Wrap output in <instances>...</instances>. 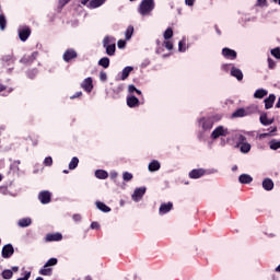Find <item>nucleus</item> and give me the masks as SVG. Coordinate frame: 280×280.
<instances>
[{"instance_id": "4d7b16f0", "label": "nucleus", "mask_w": 280, "mask_h": 280, "mask_svg": "<svg viewBox=\"0 0 280 280\" xmlns=\"http://www.w3.org/2000/svg\"><path fill=\"white\" fill-rule=\"evenodd\" d=\"M31 277H32V271H26L23 278H19L16 280H30Z\"/></svg>"}, {"instance_id": "8fccbe9b", "label": "nucleus", "mask_w": 280, "mask_h": 280, "mask_svg": "<svg viewBox=\"0 0 280 280\" xmlns=\"http://www.w3.org/2000/svg\"><path fill=\"white\" fill-rule=\"evenodd\" d=\"M100 80L101 82H106V80H108V75L106 74V72L104 71L100 72Z\"/></svg>"}, {"instance_id": "0e129e2a", "label": "nucleus", "mask_w": 280, "mask_h": 280, "mask_svg": "<svg viewBox=\"0 0 280 280\" xmlns=\"http://www.w3.org/2000/svg\"><path fill=\"white\" fill-rule=\"evenodd\" d=\"M72 218L74 222H80V220H82V217L80 214H74Z\"/></svg>"}, {"instance_id": "774afa93", "label": "nucleus", "mask_w": 280, "mask_h": 280, "mask_svg": "<svg viewBox=\"0 0 280 280\" xmlns=\"http://www.w3.org/2000/svg\"><path fill=\"white\" fill-rule=\"evenodd\" d=\"M83 280H93L91 276H86Z\"/></svg>"}, {"instance_id": "423d86ee", "label": "nucleus", "mask_w": 280, "mask_h": 280, "mask_svg": "<svg viewBox=\"0 0 280 280\" xmlns=\"http://www.w3.org/2000/svg\"><path fill=\"white\" fill-rule=\"evenodd\" d=\"M30 36H32V28H30L28 26H25L24 28L19 31V38L20 40H22V43H25V40H27Z\"/></svg>"}, {"instance_id": "a18cd8bd", "label": "nucleus", "mask_w": 280, "mask_h": 280, "mask_svg": "<svg viewBox=\"0 0 280 280\" xmlns=\"http://www.w3.org/2000/svg\"><path fill=\"white\" fill-rule=\"evenodd\" d=\"M44 165H46V167H51V165H54V159H51V156L45 158Z\"/></svg>"}, {"instance_id": "680f3d73", "label": "nucleus", "mask_w": 280, "mask_h": 280, "mask_svg": "<svg viewBox=\"0 0 280 280\" xmlns=\"http://www.w3.org/2000/svg\"><path fill=\"white\" fill-rule=\"evenodd\" d=\"M186 5H189V8L194 7V3H196V0H185Z\"/></svg>"}, {"instance_id": "39448f33", "label": "nucleus", "mask_w": 280, "mask_h": 280, "mask_svg": "<svg viewBox=\"0 0 280 280\" xmlns=\"http://www.w3.org/2000/svg\"><path fill=\"white\" fill-rule=\"evenodd\" d=\"M38 200L42 205H49L51 202V192L49 190H43L38 194Z\"/></svg>"}, {"instance_id": "6ab92c4d", "label": "nucleus", "mask_w": 280, "mask_h": 280, "mask_svg": "<svg viewBox=\"0 0 280 280\" xmlns=\"http://www.w3.org/2000/svg\"><path fill=\"white\" fill-rule=\"evenodd\" d=\"M132 71H135V68L130 66L125 67L121 71L120 80H128V77L130 75V73H132Z\"/></svg>"}, {"instance_id": "e433bc0d", "label": "nucleus", "mask_w": 280, "mask_h": 280, "mask_svg": "<svg viewBox=\"0 0 280 280\" xmlns=\"http://www.w3.org/2000/svg\"><path fill=\"white\" fill-rule=\"evenodd\" d=\"M80 163V160L78 158H72L69 163V170H75L78 167V164Z\"/></svg>"}, {"instance_id": "4468645a", "label": "nucleus", "mask_w": 280, "mask_h": 280, "mask_svg": "<svg viewBox=\"0 0 280 280\" xmlns=\"http://www.w3.org/2000/svg\"><path fill=\"white\" fill-rule=\"evenodd\" d=\"M172 209H174V203L167 202V203H162L160 206L159 211L161 215H165V213H170Z\"/></svg>"}, {"instance_id": "20e7f679", "label": "nucleus", "mask_w": 280, "mask_h": 280, "mask_svg": "<svg viewBox=\"0 0 280 280\" xmlns=\"http://www.w3.org/2000/svg\"><path fill=\"white\" fill-rule=\"evenodd\" d=\"M75 58H78V51H75V49L73 48H68L62 55V59L65 62L75 60Z\"/></svg>"}, {"instance_id": "49530a36", "label": "nucleus", "mask_w": 280, "mask_h": 280, "mask_svg": "<svg viewBox=\"0 0 280 280\" xmlns=\"http://www.w3.org/2000/svg\"><path fill=\"white\" fill-rule=\"evenodd\" d=\"M257 8H268V0H257Z\"/></svg>"}, {"instance_id": "473e14b6", "label": "nucleus", "mask_w": 280, "mask_h": 280, "mask_svg": "<svg viewBox=\"0 0 280 280\" xmlns=\"http://www.w3.org/2000/svg\"><path fill=\"white\" fill-rule=\"evenodd\" d=\"M257 110H258L257 105H250L245 108V115H246V117H248V115H255V113H257Z\"/></svg>"}, {"instance_id": "ddd939ff", "label": "nucleus", "mask_w": 280, "mask_h": 280, "mask_svg": "<svg viewBox=\"0 0 280 280\" xmlns=\"http://www.w3.org/2000/svg\"><path fill=\"white\" fill-rule=\"evenodd\" d=\"M277 96L275 94H270L267 98H265V109L270 110V108L275 106Z\"/></svg>"}, {"instance_id": "aec40b11", "label": "nucleus", "mask_w": 280, "mask_h": 280, "mask_svg": "<svg viewBox=\"0 0 280 280\" xmlns=\"http://www.w3.org/2000/svg\"><path fill=\"white\" fill-rule=\"evenodd\" d=\"M238 180L242 185H250V183H253V177L248 174H242L240 175Z\"/></svg>"}, {"instance_id": "a19ab883", "label": "nucleus", "mask_w": 280, "mask_h": 280, "mask_svg": "<svg viewBox=\"0 0 280 280\" xmlns=\"http://www.w3.org/2000/svg\"><path fill=\"white\" fill-rule=\"evenodd\" d=\"M58 265V258H50L45 264V268H50V266H57Z\"/></svg>"}, {"instance_id": "052dcab7", "label": "nucleus", "mask_w": 280, "mask_h": 280, "mask_svg": "<svg viewBox=\"0 0 280 280\" xmlns=\"http://www.w3.org/2000/svg\"><path fill=\"white\" fill-rule=\"evenodd\" d=\"M77 97H82V92H77L74 95L70 96V100H77Z\"/></svg>"}, {"instance_id": "4c0bfd02", "label": "nucleus", "mask_w": 280, "mask_h": 280, "mask_svg": "<svg viewBox=\"0 0 280 280\" xmlns=\"http://www.w3.org/2000/svg\"><path fill=\"white\" fill-rule=\"evenodd\" d=\"M241 152L243 154H248V152H250V143L245 142V143L241 144Z\"/></svg>"}, {"instance_id": "58836bf2", "label": "nucleus", "mask_w": 280, "mask_h": 280, "mask_svg": "<svg viewBox=\"0 0 280 280\" xmlns=\"http://www.w3.org/2000/svg\"><path fill=\"white\" fill-rule=\"evenodd\" d=\"M8 26V20H5V15L0 14V30L3 32Z\"/></svg>"}, {"instance_id": "9d476101", "label": "nucleus", "mask_w": 280, "mask_h": 280, "mask_svg": "<svg viewBox=\"0 0 280 280\" xmlns=\"http://www.w3.org/2000/svg\"><path fill=\"white\" fill-rule=\"evenodd\" d=\"M112 92L113 100H119L121 93H124V84H118L112 88Z\"/></svg>"}, {"instance_id": "c03bdc74", "label": "nucleus", "mask_w": 280, "mask_h": 280, "mask_svg": "<svg viewBox=\"0 0 280 280\" xmlns=\"http://www.w3.org/2000/svg\"><path fill=\"white\" fill-rule=\"evenodd\" d=\"M37 74H38V70H37V69H33V70H30V71L27 72V77H28L31 80H34Z\"/></svg>"}, {"instance_id": "3c124183", "label": "nucleus", "mask_w": 280, "mask_h": 280, "mask_svg": "<svg viewBox=\"0 0 280 280\" xmlns=\"http://www.w3.org/2000/svg\"><path fill=\"white\" fill-rule=\"evenodd\" d=\"M237 139H238V145H243V143H247L244 135H238Z\"/></svg>"}, {"instance_id": "ea45409f", "label": "nucleus", "mask_w": 280, "mask_h": 280, "mask_svg": "<svg viewBox=\"0 0 280 280\" xmlns=\"http://www.w3.org/2000/svg\"><path fill=\"white\" fill-rule=\"evenodd\" d=\"M12 277H14V272H12V270L5 269L2 271L3 279H12Z\"/></svg>"}, {"instance_id": "1a4fd4ad", "label": "nucleus", "mask_w": 280, "mask_h": 280, "mask_svg": "<svg viewBox=\"0 0 280 280\" xmlns=\"http://www.w3.org/2000/svg\"><path fill=\"white\" fill-rule=\"evenodd\" d=\"M207 174V171L205 168H195L189 172V178H202Z\"/></svg>"}, {"instance_id": "2f4dec72", "label": "nucleus", "mask_w": 280, "mask_h": 280, "mask_svg": "<svg viewBox=\"0 0 280 280\" xmlns=\"http://www.w3.org/2000/svg\"><path fill=\"white\" fill-rule=\"evenodd\" d=\"M132 34H135V26L129 25L125 32L126 40H130L132 38Z\"/></svg>"}, {"instance_id": "6e6d98bb", "label": "nucleus", "mask_w": 280, "mask_h": 280, "mask_svg": "<svg viewBox=\"0 0 280 280\" xmlns=\"http://www.w3.org/2000/svg\"><path fill=\"white\" fill-rule=\"evenodd\" d=\"M187 48H185V42L180 40L178 43V51H186Z\"/></svg>"}, {"instance_id": "cd10ccee", "label": "nucleus", "mask_w": 280, "mask_h": 280, "mask_svg": "<svg viewBox=\"0 0 280 280\" xmlns=\"http://www.w3.org/2000/svg\"><path fill=\"white\" fill-rule=\"evenodd\" d=\"M266 95H268V92L264 89L256 90V92L254 93V97L256 100H264Z\"/></svg>"}, {"instance_id": "09e8293b", "label": "nucleus", "mask_w": 280, "mask_h": 280, "mask_svg": "<svg viewBox=\"0 0 280 280\" xmlns=\"http://www.w3.org/2000/svg\"><path fill=\"white\" fill-rule=\"evenodd\" d=\"M164 47H166L168 49V51H172L174 49V44H172L171 40H165L164 42Z\"/></svg>"}, {"instance_id": "7ed1b4c3", "label": "nucleus", "mask_w": 280, "mask_h": 280, "mask_svg": "<svg viewBox=\"0 0 280 280\" xmlns=\"http://www.w3.org/2000/svg\"><path fill=\"white\" fill-rule=\"evenodd\" d=\"M226 135H229V129L223 126H219L212 131L211 138L220 139V137H226Z\"/></svg>"}, {"instance_id": "dca6fc26", "label": "nucleus", "mask_w": 280, "mask_h": 280, "mask_svg": "<svg viewBox=\"0 0 280 280\" xmlns=\"http://www.w3.org/2000/svg\"><path fill=\"white\" fill-rule=\"evenodd\" d=\"M231 75L233 78H236V80H238V82H242L244 80V73L240 70V68L232 67Z\"/></svg>"}, {"instance_id": "864d4df0", "label": "nucleus", "mask_w": 280, "mask_h": 280, "mask_svg": "<svg viewBox=\"0 0 280 280\" xmlns=\"http://www.w3.org/2000/svg\"><path fill=\"white\" fill-rule=\"evenodd\" d=\"M275 132H277V127H273L269 133H264L262 137H275Z\"/></svg>"}, {"instance_id": "6e6552de", "label": "nucleus", "mask_w": 280, "mask_h": 280, "mask_svg": "<svg viewBox=\"0 0 280 280\" xmlns=\"http://www.w3.org/2000/svg\"><path fill=\"white\" fill-rule=\"evenodd\" d=\"M222 56L225 57L228 60H235L237 58V51L231 48H223Z\"/></svg>"}, {"instance_id": "f03ea898", "label": "nucleus", "mask_w": 280, "mask_h": 280, "mask_svg": "<svg viewBox=\"0 0 280 280\" xmlns=\"http://www.w3.org/2000/svg\"><path fill=\"white\" fill-rule=\"evenodd\" d=\"M36 58H38V51H34L31 55H24L20 59V62L22 65H25L26 67H30V65H32V62H34V60H36Z\"/></svg>"}, {"instance_id": "a878e982", "label": "nucleus", "mask_w": 280, "mask_h": 280, "mask_svg": "<svg viewBox=\"0 0 280 280\" xmlns=\"http://www.w3.org/2000/svg\"><path fill=\"white\" fill-rule=\"evenodd\" d=\"M18 224L21 229H25L32 224V219L30 218L20 219Z\"/></svg>"}, {"instance_id": "c9c22d12", "label": "nucleus", "mask_w": 280, "mask_h": 280, "mask_svg": "<svg viewBox=\"0 0 280 280\" xmlns=\"http://www.w3.org/2000/svg\"><path fill=\"white\" fill-rule=\"evenodd\" d=\"M108 45H115V37L105 36L103 39V47Z\"/></svg>"}, {"instance_id": "f8f14e48", "label": "nucleus", "mask_w": 280, "mask_h": 280, "mask_svg": "<svg viewBox=\"0 0 280 280\" xmlns=\"http://www.w3.org/2000/svg\"><path fill=\"white\" fill-rule=\"evenodd\" d=\"M81 88H83L86 93H91V91H93V79L91 77L84 79L81 83Z\"/></svg>"}, {"instance_id": "bf43d9fd", "label": "nucleus", "mask_w": 280, "mask_h": 280, "mask_svg": "<svg viewBox=\"0 0 280 280\" xmlns=\"http://www.w3.org/2000/svg\"><path fill=\"white\" fill-rule=\"evenodd\" d=\"M128 91H129V93H137V88L131 84L128 86Z\"/></svg>"}, {"instance_id": "9b49d317", "label": "nucleus", "mask_w": 280, "mask_h": 280, "mask_svg": "<svg viewBox=\"0 0 280 280\" xmlns=\"http://www.w3.org/2000/svg\"><path fill=\"white\" fill-rule=\"evenodd\" d=\"M46 242H60L62 241V234L61 233H48L45 237Z\"/></svg>"}, {"instance_id": "e2e57ef3", "label": "nucleus", "mask_w": 280, "mask_h": 280, "mask_svg": "<svg viewBox=\"0 0 280 280\" xmlns=\"http://www.w3.org/2000/svg\"><path fill=\"white\" fill-rule=\"evenodd\" d=\"M91 229H94V230L100 229V223H97V222H92V223H91Z\"/></svg>"}, {"instance_id": "a211bd4d", "label": "nucleus", "mask_w": 280, "mask_h": 280, "mask_svg": "<svg viewBox=\"0 0 280 280\" xmlns=\"http://www.w3.org/2000/svg\"><path fill=\"white\" fill-rule=\"evenodd\" d=\"M145 196V187L137 188L132 195L133 200H141Z\"/></svg>"}, {"instance_id": "c756f323", "label": "nucleus", "mask_w": 280, "mask_h": 280, "mask_svg": "<svg viewBox=\"0 0 280 280\" xmlns=\"http://www.w3.org/2000/svg\"><path fill=\"white\" fill-rule=\"evenodd\" d=\"M95 176L96 178H100V180H106V178H108V172L104 170H97L95 172Z\"/></svg>"}, {"instance_id": "603ef678", "label": "nucleus", "mask_w": 280, "mask_h": 280, "mask_svg": "<svg viewBox=\"0 0 280 280\" xmlns=\"http://www.w3.org/2000/svg\"><path fill=\"white\" fill-rule=\"evenodd\" d=\"M268 67L269 69H275L277 67V62H275L272 58H268Z\"/></svg>"}, {"instance_id": "bb28decb", "label": "nucleus", "mask_w": 280, "mask_h": 280, "mask_svg": "<svg viewBox=\"0 0 280 280\" xmlns=\"http://www.w3.org/2000/svg\"><path fill=\"white\" fill-rule=\"evenodd\" d=\"M96 207L100 211H103V213H110V207L106 206V203L102 201H96Z\"/></svg>"}, {"instance_id": "f257e3e1", "label": "nucleus", "mask_w": 280, "mask_h": 280, "mask_svg": "<svg viewBox=\"0 0 280 280\" xmlns=\"http://www.w3.org/2000/svg\"><path fill=\"white\" fill-rule=\"evenodd\" d=\"M154 10V0H142L138 12L141 16H148Z\"/></svg>"}, {"instance_id": "de8ad7c7", "label": "nucleus", "mask_w": 280, "mask_h": 280, "mask_svg": "<svg viewBox=\"0 0 280 280\" xmlns=\"http://www.w3.org/2000/svg\"><path fill=\"white\" fill-rule=\"evenodd\" d=\"M122 178H124V180H126V183H128V182H130L132 179V174L129 173V172H125L122 174Z\"/></svg>"}, {"instance_id": "0eeeda50", "label": "nucleus", "mask_w": 280, "mask_h": 280, "mask_svg": "<svg viewBox=\"0 0 280 280\" xmlns=\"http://www.w3.org/2000/svg\"><path fill=\"white\" fill-rule=\"evenodd\" d=\"M14 255V247L12 244H7L2 247V257L3 259H10V257Z\"/></svg>"}, {"instance_id": "79ce46f5", "label": "nucleus", "mask_w": 280, "mask_h": 280, "mask_svg": "<svg viewBox=\"0 0 280 280\" xmlns=\"http://www.w3.org/2000/svg\"><path fill=\"white\" fill-rule=\"evenodd\" d=\"M172 36H174V31L172 30V27L166 28V31L164 32V38L166 40H170Z\"/></svg>"}, {"instance_id": "338daca9", "label": "nucleus", "mask_w": 280, "mask_h": 280, "mask_svg": "<svg viewBox=\"0 0 280 280\" xmlns=\"http://www.w3.org/2000/svg\"><path fill=\"white\" fill-rule=\"evenodd\" d=\"M214 30L217 32V34L222 35V31H220V27H218V25H214Z\"/></svg>"}, {"instance_id": "7c9ffc66", "label": "nucleus", "mask_w": 280, "mask_h": 280, "mask_svg": "<svg viewBox=\"0 0 280 280\" xmlns=\"http://www.w3.org/2000/svg\"><path fill=\"white\" fill-rule=\"evenodd\" d=\"M103 47L106 48L107 56H115V51L117 49L116 44H110V45L103 46Z\"/></svg>"}, {"instance_id": "5701e85b", "label": "nucleus", "mask_w": 280, "mask_h": 280, "mask_svg": "<svg viewBox=\"0 0 280 280\" xmlns=\"http://www.w3.org/2000/svg\"><path fill=\"white\" fill-rule=\"evenodd\" d=\"M259 119H260V124H262V126H270L275 121L273 119H268V114H266V113H262L260 115Z\"/></svg>"}, {"instance_id": "412c9836", "label": "nucleus", "mask_w": 280, "mask_h": 280, "mask_svg": "<svg viewBox=\"0 0 280 280\" xmlns=\"http://www.w3.org/2000/svg\"><path fill=\"white\" fill-rule=\"evenodd\" d=\"M200 121L203 130H211V128H213V120L210 118H202Z\"/></svg>"}, {"instance_id": "37998d69", "label": "nucleus", "mask_w": 280, "mask_h": 280, "mask_svg": "<svg viewBox=\"0 0 280 280\" xmlns=\"http://www.w3.org/2000/svg\"><path fill=\"white\" fill-rule=\"evenodd\" d=\"M271 56H273V58H277V60H280V48L276 47L271 49Z\"/></svg>"}, {"instance_id": "2eb2a0df", "label": "nucleus", "mask_w": 280, "mask_h": 280, "mask_svg": "<svg viewBox=\"0 0 280 280\" xmlns=\"http://www.w3.org/2000/svg\"><path fill=\"white\" fill-rule=\"evenodd\" d=\"M140 102L139 98H137V96L131 95L127 97V106H129V108H137Z\"/></svg>"}, {"instance_id": "f704fd0d", "label": "nucleus", "mask_w": 280, "mask_h": 280, "mask_svg": "<svg viewBox=\"0 0 280 280\" xmlns=\"http://www.w3.org/2000/svg\"><path fill=\"white\" fill-rule=\"evenodd\" d=\"M269 148L270 150H279L280 149V140L278 141L277 139H272L269 141Z\"/></svg>"}, {"instance_id": "b1692460", "label": "nucleus", "mask_w": 280, "mask_h": 280, "mask_svg": "<svg viewBox=\"0 0 280 280\" xmlns=\"http://www.w3.org/2000/svg\"><path fill=\"white\" fill-rule=\"evenodd\" d=\"M106 3V0H91L89 8L91 10H95V8H101V5H104Z\"/></svg>"}, {"instance_id": "5fc2aeb1", "label": "nucleus", "mask_w": 280, "mask_h": 280, "mask_svg": "<svg viewBox=\"0 0 280 280\" xmlns=\"http://www.w3.org/2000/svg\"><path fill=\"white\" fill-rule=\"evenodd\" d=\"M275 132H277V127H273L269 133H264L262 137H275Z\"/></svg>"}, {"instance_id": "393cba45", "label": "nucleus", "mask_w": 280, "mask_h": 280, "mask_svg": "<svg viewBox=\"0 0 280 280\" xmlns=\"http://www.w3.org/2000/svg\"><path fill=\"white\" fill-rule=\"evenodd\" d=\"M54 273V269L51 267H44L39 270V275H42L43 277H51V275Z\"/></svg>"}, {"instance_id": "13d9d810", "label": "nucleus", "mask_w": 280, "mask_h": 280, "mask_svg": "<svg viewBox=\"0 0 280 280\" xmlns=\"http://www.w3.org/2000/svg\"><path fill=\"white\" fill-rule=\"evenodd\" d=\"M117 45H118V49H124V47H126V40L119 39Z\"/></svg>"}, {"instance_id": "4be33fe9", "label": "nucleus", "mask_w": 280, "mask_h": 280, "mask_svg": "<svg viewBox=\"0 0 280 280\" xmlns=\"http://www.w3.org/2000/svg\"><path fill=\"white\" fill-rule=\"evenodd\" d=\"M149 172H159L161 170V163L156 160H153L149 166Z\"/></svg>"}, {"instance_id": "c85d7f7f", "label": "nucleus", "mask_w": 280, "mask_h": 280, "mask_svg": "<svg viewBox=\"0 0 280 280\" xmlns=\"http://www.w3.org/2000/svg\"><path fill=\"white\" fill-rule=\"evenodd\" d=\"M98 66L103 69H108L110 67V59L108 57H103L98 60Z\"/></svg>"}, {"instance_id": "69168bd1", "label": "nucleus", "mask_w": 280, "mask_h": 280, "mask_svg": "<svg viewBox=\"0 0 280 280\" xmlns=\"http://www.w3.org/2000/svg\"><path fill=\"white\" fill-rule=\"evenodd\" d=\"M8 86L0 84V93H3V91H7Z\"/></svg>"}, {"instance_id": "f3484780", "label": "nucleus", "mask_w": 280, "mask_h": 280, "mask_svg": "<svg viewBox=\"0 0 280 280\" xmlns=\"http://www.w3.org/2000/svg\"><path fill=\"white\" fill-rule=\"evenodd\" d=\"M262 189H265V191H272V189H275V182L270 178H265L262 180Z\"/></svg>"}, {"instance_id": "72a5a7b5", "label": "nucleus", "mask_w": 280, "mask_h": 280, "mask_svg": "<svg viewBox=\"0 0 280 280\" xmlns=\"http://www.w3.org/2000/svg\"><path fill=\"white\" fill-rule=\"evenodd\" d=\"M232 117L235 119L237 117H246V109L245 108H238L233 114Z\"/></svg>"}]
</instances>
